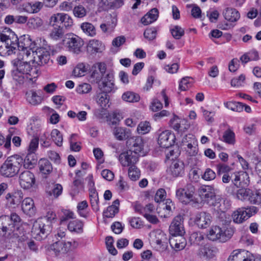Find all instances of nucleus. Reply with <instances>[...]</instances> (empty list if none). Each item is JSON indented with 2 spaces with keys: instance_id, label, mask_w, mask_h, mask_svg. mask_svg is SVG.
Listing matches in <instances>:
<instances>
[{
  "instance_id": "nucleus-35",
  "label": "nucleus",
  "mask_w": 261,
  "mask_h": 261,
  "mask_svg": "<svg viewBox=\"0 0 261 261\" xmlns=\"http://www.w3.org/2000/svg\"><path fill=\"white\" fill-rule=\"evenodd\" d=\"M124 0H100V4L108 9H117L123 5Z\"/></svg>"
},
{
  "instance_id": "nucleus-53",
  "label": "nucleus",
  "mask_w": 261,
  "mask_h": 261,
  "mask_svg": "<svg viewBox=\"0 0 261 261\" xmlns=\"http://www.w3.org/2000/svg\"><path fill=\"white\" fill-rule=\"evenodd\" d=\"M173 37L175 39H179L185 34L184 30L178 25H175L170 29Z\"/></svg>"
},
{
  "instance_id": "nucleus-10",
  "label": "nucleus",
  "mask_w": 261,
  "mask_h": 261,
  "mask_svg": "<svg viewBox=\"0 0 261 261\" xmlns=\"http://www.w3.org/2000/svg\"><path fill=\"white\" fill-rule=\"evenodd\" d=\"M33 62L38 65L41 66L48 63L50 58V54L44 48H38L35 51H32Z\"/></svg>"
},
{
  "instance_id": "nucleus-31",
  "label": "nucleus",
  "mask_w": 261,
  "mask_h": 261,
  "mask_svg": "<svg viewBox=\"0 0 261 261\" xmlns=\"http://www.w3.org/2000/svg\"><path fill=\"white\" fill-rule=\"evenodd\" d=\"M84 223L79 220L70 221L68 224V230L74 233H82L83 232Z\"/></svg>"
},
{
  "instance_id": "nucleus-26",
  "label": "nucleus",
  "mask_w": 261,
  "mask_h": 261,
  "mask_svg": "<svg viewBox=\"0 0 261 261\" xmlns=\"http://www.w3.org/2000/svg\"><path fill=\"white\" fill-rule=\"evenodd\" d=\"M153 241L160 248H165L167 246L168 239L166 234L160 230H158L154 232Z\"/></svg>"
},
{
  "instance_id": "nucleus-34",
  "label": "nucleus",
  "mask_w": 261,
  "mask_h": 261,
  "mask_svg": "<svg viewBox=\"0 0 261 261\" xmlns=\"http://www.w3.org/2000/svg\"><path fill=\"white\" fill-rule=\"evenodd\" d=\"M38 164L40 171L42 174H48L52 171V165L47 160L41 159L39 160Z\"/></svg>"
},
{
  "instance_id": "nucleus-21",
  "label": "nucleus",
  "mask_w": 261,
  "mask_h": 261,
  "mask_svg": "<svg viewBox=\"0 0 261 261\" xmlns=\"http://www.w3.org/2000/svg\"><path fill=\"white\" fill-rule=\"evenodd\" d=\"M218 250L215 246L207 244L201 247L199 250V254L206 259H213L216 257Z\"/></svg>"
},
{
  "instance_id": "nucleus-57",
  "label": "nucleus",
  "mask_w": 261,
  "mask_h": 261,
  "mask_svg": "<svg viewBox=\"0 0 261 261\" xmlns=\"http://www.w3.org/2000/svg\"><path fill=\"white\" fill-rule=\"evenodd\" d=\"M18 194L15 195H11L8 193L6 196V198L7 201L11 205H17L20 202V196H18Z\"/></svg>"
},
{
  "instance_id": "nucleus-11",
  "label": "nucleus",
  "mask_w": 261,
  "mask_h": 261,
  "mask_svg": "<svg viewBox=\"0 0 261 261\" xmlns=\"http://www.w3.org/2000/svg\"><path fill=\"white\" fill-rule=\"evenodd\" d=\"M212 217L210 214L201 212L197 213L194 218L195 224L200 229L207 228L211 224Z\"/></svg>"
},
{
  "instance_id": "nucleus-41",
  "label": "nucleus",
  "mask_w": 261,
  "mask_h": 261,
  "mask_svg": "<svg viewBox=\"0 0 261 261\" xmlns=\"http://www.w3.org/2000/svg\"><path fill=\"white\" fill-rule=\"evenodd\" d=\"M64 35L63 27H55L51 30L49 36L50 39L54 40H58L62 38Z\"/></svg>"
},
{
  "instance_id": "nucleus-32",
  "label": "nucleus",
  "mask_w": 261,
  "mask_h": 261,
  "mask_svg": "<svg viewBox=\"0 0 261 261\" xmlns=\"http://www.w3.org/2000/svg\"><path fill=\"white\" fill-rule=\"evenodd\" d=\"M103 45L101 41L92 39L89 41L87 45V49L91 54H95L101 51Z\"/></svg>"
},
{
  "instance_id": "nucleus-7",
  "label": "nucleus",
  "mask_w": 261,
  "mask_h": 261,
  "mask_svg": "<svg viewBox=\"0 0 261 261\" xmlns=\"http://www.w3.org/2000/svg\"><path fill=\"white\" fill-rule=\"evenodd\" d=\"M182 184L179 182L177 186L176 196L177 199L183 203H187L193 200L194 194L195 192L194 186L191 183L182 187Z\"/></svg>"
},
{
  "instance_id": "nucleus-50",
  "label": "nucleus",
  "mask_w": 261,
  "mask_h": 261,
  "mask_svg": "<svg viewBox=\"0 0 261 261\" xmlns=\"http://www.w3.org/2000/svg\"><path fill=\"white\" fill-rule=\"evenodd\" d=\"M62 13H57L51 16L49 19V23L53 27H61Z\"/></svg>"
},
{
  "instance_id": "nucleus-33",
  "label": "nucleus",
  "mask_w": 261,
  "mask_h": 261,
  "mask_svg": "<svg viewBox=\"0 0 261 261\" xmlns=\"http://www.w3.org/2000/svg\"><path fill=\"white\" fill-rule=\"evenodd\" d=\"M37 159L36 155L33 153H28L25 158L23 159V167L26 169H32L36 164Z\"/></svg>"
},
{
  "instance_id": "nucleus-58",
  "label": "nucleus",
  "mask_w": 261,
  "mask_h": 261,
  "mask_svg": "<svg viewBox=\"0 0 261 261\" xmlns=\"http://www.w3.org/2000/svg\"><path fill=\"white\" fill-rule=\"evenodd\" d=\"M157 29L155 28H150L145 30L144 36L149 40H153L156 38Z\"/></svg>"
},
{
  "instance_id": "nucleus-60",
  "label": "nucleus",
  "mask_w": 261,
  "mask_h": 261,
  "mask_svg": "<svg viewBox=\"0 0 261 261\" xmlns=\"http://www.w3.org/2000/svg\"><path fill=\"white\" fill-rule=\"evenodd\" d=\"M73 13L76 17L83 18L86 15L87 11L82 6H78L73 8Z\"/></svg>"
},
{
  "instance_id": "nucleus-49",
  "label": "nucleus",
  "mask_w": 261,
  "mask_h": 261,
  "mask_svg": "<svg viewBox=\"0 0 261 261\" xmlns=\"http://www.w3.org/2000/svg\"><path fill=\"white\" fill-rule=\"evenodd\" d=\"M224 105L227 108L236 112H242L244 108V105L240 102L229 101L225 103Z\"/></svg>"
},
{
  "instance_id": "nucleus-62",
  "label": "nucleus",
  "mask_w": 261,
  "mask_h": 261,
  "mask_svg": "<svg viewBox=\"0 0 261 261\" xmlns=\"http://www.w3.org/2000/svg\"><path fill=\"white\" fill-rule=\"evenodd\" d=\"M225 200L223 199L218 197L214 202H212V205L216 207L218 211L225 212L227 208L224 206Z\"/></svg>"
},
{
  "instance_id": "nucleus-9",
  "label": "nucleus",
  "mask_w": 261,
  "mask_h": 261,
  "mask_svg": "<svg viewBox=\"0 0 261 261\" xmlns=\"http://www.w3.org/2000/svg\"><path fill=\"white\" fill-rule=\"evenodd\" d=\"M182 143L183 145L187 146L186 151L190 156H195L197 154V142L193 135H186L182 139Z\"/></svg>"
},
{
  "instance_id": "nucleus-17",
  "label": "nucleus",
  "mask_w": 261,
  "mask_h": 261,
  "mask_svg": "<svg viewBox=\"0 0 261 261\" xmlns=\"http://www.w3.org/2000/svg\"><path fill=\"white\" fill-rule=\"evenodd\" d=\"M35 182V176L30 171H24L20 174L19 183L21 187L23 189H30L33 186Z\"/></svg>"
},
{
  "instance_id": "nucleus-59",
  "label": "nucleus",
  "mask_w": 261,
  "mask_h": 261,
  "mask_svg": "<svg viewBox=\"0 0 261 261\" xmlns=\"http://www.w3.org/2000/svg\"><path fill=\"white\" fill-rule=\"evenodd\" d=\"M77 137V135L73 134L71 135L69 142L70 144V149L74 151H79L81 150V147L80 143H78L76 141L75 138Z\"/></svg>"
},
{
  "instance_id": "nucleus-1",
  "label": "nucleus",
  "mask_w": 261,
  "mask_h": 261,
  "mask_svg": "<svg viewBox=\"0 0 261 261\" xmlns=\"http://www.w3.org/2000/svg\"><path fill=\"white\" fill-rule=\"evenodd\" d=\"M24 58H20L17 56V58L13 59L11 63L13 67L12 76L14 80L19 84L23 82V79L33 81L38 76V69L36 67L32 66L30 64L23 61Z\"/></svg>"
},
{
  "instance_id": "nucleus-44",
  "label": "nucleus",
  "mask_w": 261,
  "mask_h": 261,
  "mask_svg": "<svg viewBox=\"0 0 261 261\" xmlns=\"http://www.w3.org/2000/svg\"><path fill=\"white\" fill-rule=\"evenodd\" d=\"M204 240L203 234L200 232H194L190 237V240L192 243L196 245H201Z\"/></svg>"
},
{
  "instance_id": "nucleus-19",
  "label": "nucleus",
  "mask_w": 261,
  "mask_h": 261,
  "mask_svg": "<svg viewBox=\"0 0 261 261\" xmlns=\"http://www.w3.org/2000/svg\"><path fill=\"white\" fill-rule=\"evenodd\" d=\"M71 247V242L57 241L51 246L50 248L51 250L54 251L56 255L57 256L65 254L70 250Z\"/></svg>"
},
{
  "instance_id": "nucleus-27",
  "label": "nucleus",
  "mask_w": 261,
  "mask_h": 261,
  "mask_svg": "<svg viewBox=\"0 0 261 261\" xmlns=\"http://www.w3.org/2000/svg\"><path fill=\"white\" fill-rule=\"evenodd\" d=\"M223 15L225 19L230 22L237 21L240 18L239 12L235 9L227 8L224 10Z\"/></svg>"
},
{
  "instance_id": "nucleus-24",
  "label": "nucleus",
  "mask_w": 261,
  "mask_h": 261,
  "mask_svg": "<svg viewBox=\"0 0 261 261\" xmlns=\"http://www.w3.org/2000/svg\"><path fill=\"white\" fill-rule=\"evenodd\" d=\"M169 243L175 250L179 251L185 247L186 241L182 236H172L169 239Z\"/></svg>"
},
{
  "instance_id": "nucleus-3",
  "label": "nucleus",
  "mask_w": 261,
  "mask_h": 261,
  "mask_svg": "<svg viewBox=\"0 0 261 261\" xmlns=\"http://www.w3.org/2000/svg\"><path fill=\"white\" fill-rule=\"evenodd\" d=\"M34 45L30 37L24 35L19 39L17 38V41L12 40L10 49L12 53H17V56L19 58H24L25 56L28 58L31 55Z\"/></svg>"
},
{
  "instance_id": "nucleus-48",
  "label": "nucleus",
  "mask_w": 261,
  "mask_h": 261,
  "mask_svg": "<svg viewBox=\"0 0 261 261\" xmlns=\"http://www.w3.org/2000/svg\"><path fill=\"white\" fill-rule=\"evenodd\" d=\"M248 201L253 204L259 205L261 204V192L251 190V194L250 195Z\"/></svg>"
},
{
  "instance_id": "nucleus-54",
  "label": "nucleus",
  "mask_w": 261,
  "mask_h": 261,
  "mask_svg": "<svg viewBox=\"0 0 261 261\" xmlns=\"http://www.w3.org/2000/svg\"><path fill=\"white\" fill-rule=\"evenodd\" d=\"M62 186L59 184H53L52 188L48 191L50 196H53L55 198H57L62 193Z\"/></svg>"
},
{
  "instance_id": "nucleus-45",
  "label": "nucleus",
  "mask_w": 261,
  "mask_h": 261,
  "mask_svg": "<svg viewBox=\"0 0 261 261\" xmlns=\"http://www.w3.org/2000/svg\"><path fill=\"white\" fill-rule=\"evenodd\" d=\"M96 100L102 108H106L109 101L107 94L101 92L97 94Z\"/></svg>"
},
{
  "instance_id": "nucleus-6",
  "label": "nucleus",
  "mask_w": 261,
  "mask_h": 261,
  "mask_svg": "<svg viewBox=\"0 0 261 261\" xmlns=\"http://www.w3.org/2000/svg\"><path fill=\"white\" fill-rule=\"evenodd\" d=\"M63 44L70 52L79 55L82 51L84 44L83 40L79 36L73 34H67L63 40Z\"/></svg>"
},
{
  "instance_id": "nucleus-56",
  "label": "nucleus",
  "mask_w": 261,
  "mask_h": 261,
  "mask_svg": "<svg viewBox=\"0 0 261 261\" xmlns=\"http://www.w3.org/2000/svg\"><path fill=\"white\" fill-rule=\"evenodd\" d=\"M86 71L85 65L83 63H79L74 68L72 74L75 77H80L83 76Z\"/></svg>"
},
{
  "instance_id": "nucleus-51",
  "label": "nucleus",
  "mask_w": 261,
  "mask_h": 261,
  "mask_svg": "<svg viewBox=\"0 0 261 261\" xmlns=\"http://www.w3.org/2000/svg\"><path fill=\"white\" fill-rule=\"evenodd\" d=\"M61 24L63 28L70 29L73 25V21L72 17L68 14L62 13Z\"/></svg>"
},
{
  "instance_id": "nucleus-42",
  "label": "nucleus",
  "mask_w": 261,
  "mask_h": 261,
  "mask_svg": "<svg viewBox=\"0 0 261 261\" xmlns=\"http://www.w3.org/2000/svg\"><path fill=\"white\" fill-rule=\"evenodd\" d=\"M123 100L129 102H136L139 101L140 97L139 94L133 92L127 91L122 95Z\"/></svg>"
},
{
  "instance_id": "nucleus-47",
  "label": "nucleus",
  "mask_w": 261,
  "mask_h": 261,
  "mask_svg": "<svg viewBox=\"0 0 261 261\" xmlns=\"http://www.w3.org/2000/svg\"><path fill=\"white\" fill-rule=\"evenodd\" d=\"M53 141L58 146H61L63 143V136L57 129H54L51 132Z\"/></svg>"
},
{
  "instance_id": "nucleus-14",
  "label": "nucleus",
  "mask_w": 261,
  "mask_h": 261,
  "mask_svg": "<svg viewBox=\"0 0 261 261\" xmlns=\"http://www.w3.org/2000/svg\"><path fill=\"white\" fill-rule=\"evenodd\" d=\"M127 145L129 147L130 151L135 154L141 153L144 146V141L143 138L139 136H134L129 138L127 142Z\"/></svg>"
},
{
  "instance_id": "nucleus-40",
  "label": "nucleus",
  "mask_w": 261,
  "mask_h": 261,
  "mask_svg": "<svg viewBox=\"0 0 261 261\" xmlns=\"http://www.w3.org/2000/svg\"><path fill=\"white\" fill-rule=\"evenodd\" d=\"M43 24L42 19L39 17H32L29 19L27 22V27L30 29H37Z\"/></svg>"
},
{
  "instance_id": "nucleus-43",
  "label": "nucleus",
  "mask_w": 261,
  "mask_h": 261,
  "mask_svg": "<svg viewBox=\"0 0 261 261\" xmlns=\"http://www.w3.org/2000/svg\"><path fill=\"white\" fill-rule=\"evenodd\" d=\"M222 138L223 141L227 144L233 145L235 143V134L230 129L224 132Z\"/></svg>"
},
{
  "instance_id": "nucleus-8",
  "label": "nucleus",
  "mask_w": 261,
  "mask_h": 261,
  "mask_svg": "<svg viewBox=\"0 0 261 261\" xmlns=\"http://www.w3.org/2000/svg\"><path fill=\"white\" fill-rule=\"evenodd\" d=\"M173 150H170L169 153H168L167 155V157L171 160V163L167 171L173 177L181 176L184 174L185 172L184 163L179 159L174 160L173 158H171L173 155Z\"/></svg>"
},
{
  "instance_id": "nucleus-63",
  "label": "nucleus",
  "mask_w": 261,
  "mask_h": 261,
  "mask_svg": "<svg viewBox=\"0 0 261 261\" xmlns=\"http://www.w3.org/2000/svg\"><path fill=\"white\" fill-rule=\"evenodd\" d=\"M245 81V76L241 74L238 77L233 78L231 81V85L233 87H240L244 86Z\"/></svg>"
},
{
  "instance_id": "nucleus-39",
  "label": "nucleus",
  "mask_w": 261,
  "mask_h": 261,
  "mask_svg": "<svg viewBox=\"0 0 261 261\" xmlns=\"http://www.w3.org/2000/svg\"><path fill=\"white\" fill-rule=\"evenodd\" d=\"M113 134L115 138L119 141H122L126 139L128 136V132L125 128L121 127H116L113 129Z\"/></svg>"
},
{
  "instance_id": "nucleus-13",
  "label": "nucleus",
  "mask_w": 261,
  "mask_h": 261,
  "mask_svg": "<svg viewBox=\"0 0 261 261\" xmlns=\"http://www.w3.org/2000/svg\"><path fill=\"white\" fill-rule=\"evenodd\" d=\"M232 182L238 188H247L250 184L249 175L244 171L236 172L234 173Z\"/></svg>"
},
{
  "instance_id": "nucleus-15",
  "label": "nucleus",
  "mask_w": 261,
  "mask_h": 261,
  "mask_svg": "<svg viewBox=\"0 0 261 261\" xmlns=\"http://www.w3.org/2000/svg\"><path fill=\"white\" fill-rule=\"evenodd\" d=\"M183 219L181 215H177L174 218L169 227V231L172 236H182L185 233Z\"/></svg>"
},
{
  "instance_id": "nucleus-2",
  "label": "nucleus",
  "mask_w": 261,
  "mask_h": 261,
  "mask_svg": "<svg viewBox=\"0 0 261 261\" xmlns=\"http://www.w3.org/2000/svg\"><path fill=\"white\" fill-rule=\"evenodd\" d=\"M56 218V214L52 211H49L44 217L38 218L32 228L33 237L38 240L45 238L51 231V224Z\"/></svg>"
},
{
  "instance_id": "nucleus-52",
  "label": "nucleus",
  "mask_w": 261,
  "mask_h": 261,
  "mask_svg": "<svg viewBox=\"0 0 261 261\" xmlns=\"http://www.w3.org/2000/svg\"><path fill=\"white\" fill-rule=\"evenodd\" d=\"M88 207V203L86 200H84L78 203L77 206V212L81 217L87 218L88 213L86 209Z\"/></svg>"
},
{
  "instance_id": "nucleus-25",
  "label": "nucleus",
  "mask_w": 261,
  "mask_h": 261,
  "mask_svg": "<svg viewBox=\"0 0 261 261\" xmlns=\"http://www.w3.org/2000/svg\"><path fill=\"white\" fill-rule=\"evenodd\" d=\"M21 208L25 214L30 216H33L35 214L36 208L33 199L27 197L23 199L22 201Z\"/></svg>"
},
{
  "instance_id": "nucleus-4",
  "label": "nucleus",
  "mask_w": 261,
  "mask_h": 261,
  "mask_svg": "<svg viewBox=\"0 0 261 261\" xmlns=\"http://www.w3.org/2000/svg\"><path fill=\"white\" fill-rule=\"evenodd\" d=\"M22 163L23 159L19 155L9 157L1 167V174L5 177L14 176L18 172Z\"/></svg>"
},
{
  "instance_id": "nucleus-28",
  "label": "nucleus",
  "mask_w": 261,
  "mask_h": 261,
  "mask_svg": "<svg viewBox=\"0 0 261 261\" xmlns=\"http://www.w3.org/2000/svg\"><path fill=\"white\" fill-rule=\"evenodd\" d=\"M120 204L119 200L116 199L113 202V204L108 206L106 210H105L103 215L104 217L107 218H113L119 212V206Z\"/></svg>"
},
{
  "instance_id": "nucleus-18",
  "label": "nucleus",
  "mask_w": 261,
  "mask_h": 261,
  "mask_svg": "<svg viewBox=\"0 0 261 261\" xmlns=\"http://www.w3.org/2000/svg\"><path fill=\"white\" fill-rule=\"evenodd\" d=\"M119 160L123 166H134L138 161V157L133 155L132 151L121 153L119 156Z\"/></svg>"
},
{
  "instance_id": "nucleus-20",
  "label": "nucleus",
  "mask_w": 261,
  "mask_h": 261,
  "mask_svg": "<svg viewBox=\"0 0 261 261\" xmlns=\"http://www.w3.org/2000/svg\"><path fill=\"white\" fill-rule=\"evenodd\" d=\"M41 128V123L40 120L37 117H33L31 119L30 124L28 127V133L34 138H39L40 135Z\"/></svg>"
},
{
  "instance_id": "nucleus-36",
  "label": "nucleus",
  "mask_w": 261,
  "mask_h": 261,
  "mask_svg": "<svg viewBox=\"0 0 261 261\" xmlns=\"http://www.w3.org/2000/svg\"><path fill=\"white\" fill-rule=\"evenodd\" d=\"M27 99L31 105L36 106L41 103L42 98L37 93L33 90L30 91L26 93Z\"/></svg>"
},
{
  "instance_id": "nucleus-16",
  "label": "nucleus",
  "mask_w": 261,
  "mask_h": 261,
  "mask_svg": "<svg viewBox=\"0 0 261 261\" xmlns=\"http://www.w3.org/2000/svg\"><path fill=\"white\" fill-rule=\"evenodd\" d=\"M175 136L170 131L166 130L160 134L158 138V144L161 147L169 148L173 145Z\"/></svg>"
},
{
  "instance_id": "nucleus-61",
  "label": "nucleus",
  "mask_w": 261,
  "mask_h": 261,
  "mask_svg": "<svg viewBox=\"0 0 261 261\" xmlns=\"http://www.w3.org/2000/svg\"><path fill=\"white\" fill-rule=\"evenodd\" d=\"M150 128L149 122L147 121L141 122L138 126L137 131L139 134H145L150 131Z\"/></svg>"
},
{
  "instance_id": "nucleus-5",
  "label": "nucleus",
  "mask_w": 261,
  "mask_h": 261,
  "mask_svg": "<svg viewBox=\"0 0 261 261\" xmlns=\"http://www.w3.org/2000/svg\"><path fill=\"white\" fill-rule=\"evenodd\" d=\"M234 229L232 227L221 228L214 226L210 229L207 236L209 240L213 241L219 240L220 242H225L232 237Z\"/></svg>"
},
{
  "instance_id": "nucleus-22",
  "label": "nucleus",
  "mask_w": 261,
  "mask_h": 261,
  "mask_svg": "<svg viewBox=\"0 0 261 261\" xmlns=\"http://www.w3.org/2000/svg\"><path fill=\"white\" fill-rule=\"evenodd\" d=\"M117 22V18L110 15L106 17L105 22L100 25V28L101 31L106 33H111L113 31Z\"/></svg>"
},
{
  "instance_id": "nucleus-46",
  "label": "nucleus",
  "mask_w": 261,
  "mask_h": 261,
  "mask_svg": "<svg viewBox=\"0 0 261 261\" xmlns=\"http://www.w3.org/2000/svg\"><path fill=\"white\" fill-rule=\"evenodd\" d=\"M90 198L93 210L95 211H98V196L95 189L92 190L90 191Z\"/></svg>"
},
{
  "instance_id": "nucleus-64",
  "label": "nucleus",
  "mask_w": 261,
  "mask_h": 261,
  "mask_svg": "<svg viewBox=\"0 0 261 261\" xmlns=\"http://www.w3.org/2000/svg\"><path fill=\"white\" fill-rule=\"evenodd\" d=\"M191 79L190 77H183L179 84V88L182 91H186L188 89L192 86V83L190 82Z\"/></svg>"
},
{
  "instance_id": "nucleus-23",
  "label": "nucleus",
  "mask_w": 261,
  "mask_h": 261,
  "mask_svg": "<svg viewBox=\"0 0 261 261\" xmlns=\"http://www.w3.org/2000/svg\"><path fill=\"white\" fill-rule=\"evenodd\" d=\"M10 220L8 216L0 217V236H5L7 232L9 233L13 231L14 224L10 223Z\"/></svg>"
},
{
  "instance_id": "nucleus-55",
  "label": "nucleus",
  "mask_w": 261,
  "mask_h": 261,
  "mask_svg": "<svg viewBox=\"0 0 261 261\" xmlns=\"http://www.w3.org/2000/svg\"><path fill=\"white\" fill-rule=\"evenodd\" d=\"M128 174L129 178L134 181L138 180L140 175L139 170L135 165L129 167Z\"/></svg>"
},
{
  "instance_id": "nucleus-38",
  "label": "nucleus",
  "mask_w": 261,
  "mask_h": 261,
  "mask_svg": "<svg viewBox=\"0 0 261 261\" xmlns=\"http://www.w3.org/2000/svg\"><path fill=\"white\" fill-rule=\"evenodd\" d=\"M233 221L238 224H240L247 220L244 212V208L241 207L235 211L232 214Z\"/></svg>"
},
{
  "instance_id": "nucleus-12",
  "label": "nucleus",
  "mask_w": 261,
  "mask_h": 261,
  "mask_svg": "<svg viewBox=\"0 0 261 261\" xmlns=\"http://www.w3.org/2000/svg\"><path fill=\"white\" fill-rule=\"evenodd\" d=\"M113 78V73L109 72L106 74L102 81L98 83V88L101 92L107 94L113 90L114 88Z\"/></svg>"
},
{
  "instance_id": "nucleus-29",
  "label": "nucleus",
  "mask_w": 261,
  "mask_h": 261,
  "mask_svg": "<svg viewBox=\"0 0 261 261\" xmlns=\"http://www.w3.org/2000/svg\"><path fill=\"white\" fill-rule=\"evenodd\" d=\"M247 252L245 250H234L229 256L228 261H248Z\"/></svg>"
},
{
  "instance_id": "nucleus-37",
  "label": "nucleus",
  "mask_w": 261,
  "mask_h": 261,
  "mask_svg": "<svg viewBox=\"0 0 261 261\" xmlns=\"http://www.w3.org/2000/svg\"><path fill=\"white\" fill-rule=\"evenodd\" d=\"M251 190L247 188H240L236 192L235 197L238 200L242 201H249Z\"/></svg>"
},
{
  "instance_id": "nucleus-30",
  "label": "nucleus",
  "mask_w": 261,
  "mask_h": 261,
  "mask_svg": "<svg viewBox=\"0 0 261 261\" xmlns=\"http://www.w3.org/2000/svg\"><path fill=\"white\" fill-rule=\"evenodd\" d=\"M80 28L83 32L87 36L93 37L96 35V30L95 26L89 22H84L80 24Z\"/></svg>"
}]
</instances>
